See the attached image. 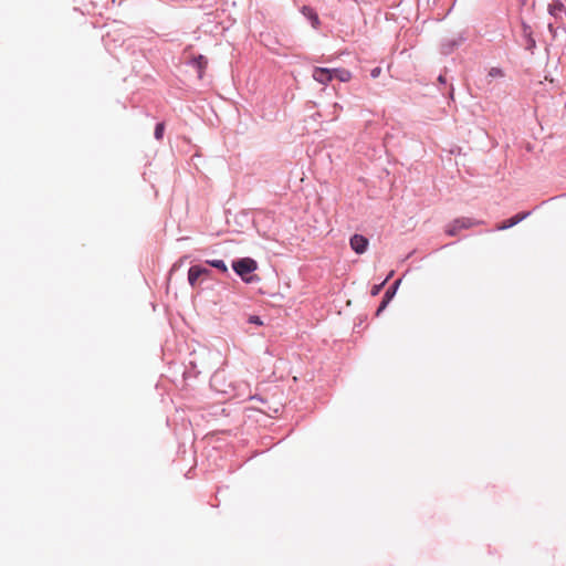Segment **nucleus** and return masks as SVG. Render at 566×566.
<instances>
[{
	"label": "nucleus",
	"mask_w": 566,
	"mask_h": 566,
	"mask_svg": "<svg viewBox=\"0 0 566 566\" xmlns=\"http://www.w3.org/2000/svg\"><path fill=\"white\" fill-rule=\"evenodd\" d=\"M232 268L238 275L249 283L251 282V279L245 277V275L255 271L258 269V264L253 259L243 258L234 261Z\"/></svg>",
	"instance_id": "f257e3e1"
},
{
	"label": "nucleus",
	"mask_w": 566,
	"mask_h": 566,
	"mask_svg": "<svg viewBox=\"0 0 566 566\" xmlns=\"http://www.w3.org/2000/svg\"><path fill=\"white\" fill-rule=\"evenodd\" d=\"M210 274V270L193 265L188 271V281L191 286H196L200 277H206Z\"/></svg>",
	"instance_id": "f03ea898"
},
{
	"label": "nucleus",
	"mask_w": 566,
	"mask_h": 566,
	"mask_svg": "<svg viewBox=\"0 0 566 566\" xmlns=\"http://www.w3.org/2000/svg\"><path fill=\"white\" fill-rule=\"evenodd\" d=\"M350 248L357 253L363 254L367 251L368 239L361 234H354L349 240Z\"/></svg>",
	"instance_id": "7ed1b4c3"
},
{
	"label": "nucleus",
	"mask_w": 566,
	"mask_h": 566,
	"mask_svg": "<svg viewBox=\"0 0 566 566\" xmlns=\"http://www.w3.org/2000/svg\"><path fill=\"white\" fill-rule=\"evenodd\" d=\"M312 76L316 82L326 85L333 80L332 69L314 67Z\"/></svg>",
	"instance_id": "20e7f679"
},
{
	"label": "nucleus",
	"mask_w": 566,
	"mask_h": 566,
	"mask_svg": "<svg viewBox=\"0 0 566 566\" xmlns=\"http://www.w3.org/2000/svg\"><path fill=\"white\" fill-rule=\"evenodd\" d=\"M528 214H530V212L517 213V214L513 216L512 218L499 223L496 226V229L502 231V230L512 228V227L516 226L518 222H521L522 220H524Z\"/></svg>",
	"instance_id": "39448f33"
},
{
	"label": "nucleus",
	"mask_w": 566,
	"mask_h": 566,
	"mask_svg": "<svg viewBox=\"0 0 566 566\" xmlns=\"http://www.w3.org/2000/svg\"><path fill=\"white\" fill-rule=\"evenodd\" d=\"M301 11L304 14V17H306L308 20H311L312 27L314 29H318L321 22H319L318 15L314 11V9L311 7L304 6Z\"/></svg>",
	"instance_id": "423d86ee"
},
{
	"label": "nucleus",
	"mask_w": 566,
	"mask_h": 566,
	"mask_svg": "<svg viewBox=\"0 0 566 566\" xmlns=\"http://www.w3.org/2000/svg\"><path fill=\"white\" fill-rule=\"evenodd\" d=\"M333 78H337L340 82H349L353 77L352 72L346 69H332Z\"/></svg>",
	"instance_id": "0eeeda50"
},
{
	"label": "nucleus",
	"mask_w": 566,
	"mask_h": 566,
	"mask_svg": "<svg viewBox=\"0 0 566 566\" xmlns=\"http://www.w3.org/2000/svg\"><path fill=\"white\" fill-rule=\"evenodd\" d=\"M399 282H396V285L389 290L386 291L384 297H382V301L377 310V315L380 314V312H382L386 306L388 305V303L390 302V300L392 298L395 292H396V286L398 285Z\"/></svg>",
	"instance_id": "6e6552de"
},
{
	"label": "nucleus",
	"mask_w": 566,
	"mask_h": 566,
	"mask_svg": "<svg viewBox=\"0 0 566 566\" xmlns=\"http://www.w3.org/2000/svg\"><path fill=\"white\" fill-rule=\"evenodd\" d=\"M192 64L197 67L199 77L201 78L203 75V71L208 65V60L203 55H198L192 59Z\"/></svg>",
	"instance_id": "1a4fd4ad"
},
{
	"label": "nucleus",
	"mask_w": 566,
	"mask_h": 566,
	"mask_svg": "<svg viewBox=\"0 0 566 566\" xmlns=\"http://www.w3.org/2000/svg\"><path fill=\"white\" fill-rule=\"evenodd\" d=\"M457 223L459 224V229H469V228H472L474 226H478L480 224L481 222L480 221H474L470 218H459V219H455Z\"/></svg>",
	"instance_id": "9d476101"
},
{
	"label": "nucleus",
	"mask_w": 566,
	"mask_h": 566,
	"mask_svg": "<svg viewBox=\"0 0 566 566\" xmlns=\"http://www.w3.org/2000/svg\"><path fill=\"white\" fill-rule=\"evenodd\" d=\"M208 263L211 266L220 270L223 273H226L228 271V268H227L226 263L222 260H212V261H208Z\"/></svg>",
	"instance_id": "9b49d317"
},
{
	"label": "nucleus",
	"mask_w": 566,
	"mask_h": 566,
	"mask_svg": "<svg viewBox=\"0 0 566 566\" xmlns=\"http://www.w3.org/2000/svg\"><path fill=\"white\" fill-rule=\"evenodd\" d=\"M460 229H459V224L457 223V221L454 220L452 223H450L446 230L447 234L453 237V235H457L459 233Z\"/></svg>",
	"instance_id": "f8f14e48"
},
{
	"label": "nucleus",
	"mask_w": 566,
	"mask_h": 566,
	"mask_svg": "<svg viewBox=\"0 0 566 566\" xmlns=\"http://www.w3.org/2000/svg\"><path fill=\"white\" fill-rule=\"evenodd\" d=\"M164 132H165V124L164 123H158L156 125V127H155V137H156V139L160 140L163 138Z\"/></svg>",
	"instance_id": "ddd939ff"
},
{
	"label": "nucleus",
	"mask_w": 566,
	"mask_h": 566,
	"mask_svg": "<svg viewBox=\"0 0 566 566\" xmlns=\"http://www.w3.org/2000/svg\"><path fill=\"white\" fill-rule=\"evenodd\" d=\"M489 77L491 78H494V77H502L504 74H503V71L499 67H492L490 71H489Z\"/></svg>",
	"instance_id": "4468645a"
},
{
	"label": "nucleus",
	"mask_w": 566,
	"mask_h": 566,
	"mask_svg": "<svg viewBox=\"0 0 566 566\" xmlns=\"http://www.w3.org/2000/svg\"><path fill=\"white\" fill-rule=\"evenodd\" d=\"M562 11H563V4L562 3H556V4H551L549 6V13L553 14V15H557Z\"/></svg>",
	"instance_id": "2eb2a0df"
},
{
	"label": "nucleus",
	"mask_w": 566,
	"mask_h": 566,
	"mask_svg": "<svg viewBox=\"0 0 566 566\" xmlns=\"http://www.w3.org/2000/svg\"><path fill=\"white\" fill-rule=\"evenodd\" d=\"M249 321L253 324L262 325V321L259 316H251Z\"/></svg>",
	"instance_id": "dca6fc26"
},
{
	"label": "nucleus",
	"mask_w": 566,
	"mask_h": 566,
	"mask_svg": "<svg viewBox=\"0 0 566 566\" xmlns=\"http://www.w3.org/2000/svg\"><path fill=\"white\" fill-rule=\"evenodd\" d=\"M379 73H380V69H379V67H376V69H374V70L371 71V76H373V77H377V76L379 75Z\"/></svg>",
	"instance_id": "f3484780"
},
{
	"label": "nucleus",
	"mask_w": 566,
	"mask_h": 566,
	"mask_svg": "<svg viewBox=\"0 0 566 566\" xmlns=\"http://www.w3.org/2000/svg\"><path fill=\"white\" fill-rule=\"evenodd\" d=\"M380 287H381V285L375 286V287L373 289L371 294H373V295H376V294L379 292Z\"/></svg>",
	"instance_id": "a211bd4d"
},
{
	"label": "nucleus",
	"mask_w": 566,
	"mask_h": 566,
	"mask_svg": "<svg viewBox=\"0 0 566 566\" xmlns=\"http://www.w3.org/2000/svg\"><path fill=\"white\" fill-rule=\"evenodd\" d=\"M440 82H444V78L442 76H439Z\"/></svg>",
	"instance_id": "6ab92c4d"
}]
</instances>
